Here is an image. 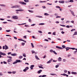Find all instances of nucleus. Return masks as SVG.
<instances>
[{
    "label": "nucleus",
    "instance_id": "1",
    "mask_svg": "<svg viewBox=\"0 0 77 77\" xmlns=\"http://www.w3.org/2000/svg\"><path fill=\"white\" fill-rule=\"evenodd\" d=\"M20 7H21V6L20 5H16L12 6L11 8H20Z\"/></svg>",
    "mask_w": 77,
    "mask_h": 77
},
{
    "label": "nucleus",
    "instance_id": "2",
    "mask_svg": "<svg viewBox=\"0 0 77 77\" xmlns=\"http://www.w3.org/2000/svg\"><path fill=\"white\" fill-rule=\"evenodd\" d=\"M12 18H13V20H17V19H18V17L17 16H13L12 17Z\"/></svg>",
    "mask_w": 77,
    "mask_h": 77
},
{
    "label": "nucleus",
    "instance_id": "3",
    "mask_svg": "<svg viewBox=\"0 0 77 77\" xmlns=\"http://www.w3.org/2000/svg\"><path fill=\"white\" fill-rule=\"evenodd\" d=\"M66 51H67L68 50H69V49H71L72 50H74L75 48H70L69 47H67L66 48Z\"/></svg>",
    "mask_w": 77,
    "mask_h": 77
},
{
    "label": "nucleus",
    "instance_id": "4",
    "mask_svg": "<svg viewBox=\"0 0 77 77\" xmlns=\"http://www.w3.org/2000/svg\"><path fill=\"white\" fill-rule=\"evenodd\" d=\"M19 3L20 4H21V5H27V3L24 2H20Z\"/></svg>",
    "mask_w": 77,
    "mask_h": 77
},
{
    "label": "nucleus",
    "instance_id": "5",
    "mask_svg": "<svg viewBox=\"0 0 77 77\" xmlns=\"http://www.w3.org/2000/svg\"><path fill=\"white\" fill-rule=\"evenodd\" d=\"M52 60H53V59H51L48 61H47L46 63H47L48 64V63H50L51 62H52Z\"/></svg>",
    "mask_w": 77,
    "mask_h": 77
},
{
    "label": "nucleus",
    "instance_id": "6",
    "mask_svg": "<svg viewBox=\"0 0 77 77\" xmlns=\"http://www.w3.org/2000/svg\"><path fill=\"white\" fill-rule=\"evenodd\" d=\"M12 56H17V53L12 54H11Z\"/></svg>",
    "mask_w": 77,
    "mask_h": 77
},
{
    "label": "nucleus",
    "instance_id": "7",
    "mask_svg": "<svg viewBox=\"0 0 77 77\" xmlns=\"http://www.w3.org/2000/svg\"><path fill=\"white\" fill-rule=\"evenodd\" d=\"M34 66H35L34 65H31L30 66V68L31 69H33Z\"/></svg>",
    "mask_w": 77,
    "mask_h": 77
},
{
    "label": "nucleus",
    "instance_id": "8",
    "mask_svg": "<svg viewBox=\"0 0 77 77\" xmlns=\"http://www.w3.org/2000/svg\"><path fill=\"white\" fill-rule=\"evenodd\" d=\"M16 61L17 63H20V62H22V60H17Z\"/></svg>",
    "mask_w": 77,
    "mask_h": 77
},
{
    "label": "nucleus",
    "instance_id": "9",
    "mask_svg": "<svg viewBox=\"0 0 77 77\" xmlns=\"http://www.w3.org/2000/svg\"><path fill=\"white\" fill-rule=\"evenodd\" d=\"M56 48H58V49H60L61 50H62V49H63L62 48L59 47L58 46H56Z\"/></svg>",
    "mask_w": 77,
    "mask_h": 77
},
{
    "label": "nucleus",
    "instance_id": "10",
    "mask_svg": "<svg viewBox=\"0 0 77 77\" xmlns=\"http://www.w3.org/2000/svg\"><path fill=\"white\" fill-rule=\"evenodd\" d=\"M58 60L59 62H61V61H62V58L60 57H59L58 59Z\"/></svg>",
    "mask_w": 77,
    "mask_h": 77
},
{
    "label": "nucleus",
    "instance_id": "11",
    "mask_svg": "<svg viewBox=\"0 0 77 77\" xmlns=\"http://www.w3.org/2000/svg\"><path fill=\"white\" fill-rule=\"evenodd\" d=\"M71 73L72 74H74V75H76L77 74V72H72Z\"/></svg>",
    "mask_w": 77,
    "mask_h": 77
},
{
    "label": "nucleus",
    "instance_id": "12",
    "mask_svg": "<svg viewBox=\"0 0 77 77\" xmlns=\"http://www.w3.org/2000/svg\"><path fill=\"white\" fill-rule=\"evenodd\" d=\"M18 40H19V41H23L24 42H25V43H26V42H26V41L23 40H22L21 39H18Z\"/></svg>",
    "mask_w": 77,
    "mask_h": 77
},
{
    "label": "nucleus",
    "instance_id": "13",
    "mask_svg": "<svg viewBox=\"0 0 77 77\" xmlns=\"http://www.w3.org/2000/svg\"><path fill=\"white\" fill-rule=\"evenodd\" d=\"M60 3H64L65 2L64 1H59Z\"/></svg>",
    "mask_w": 77,
    "mask_h": 77
},
{
    "label": "nucleus",
    "instance_id": "14",
    "mask_svg": "<svg viewBox=\"0 0 77 77\" xmlns=\"http://www.w3.org/2000/svg\"><path fill=\"white\" fill-rule=\"evenodd\" d=\"M16 11H19L20 12H23V11H24V9H19V10H17Z\"/></svg>",
    "mask_w": 77,
    "mask_h": 77
},
{
    "label": "nucleus",
    "instance_id": "15",
    "mask_svg": "<svg viewBox=\"0 0 77 77\" xmlns=\"http://www.w3.org/2000/svg\"><path fill=\"white\" fill-rule=\"evenodd\" d=\"M0 6H3V7H6V5L5 4H0Z\"/></svg>",
    "mask_w": 77,
    "mask_h": 77
},
{
    "label": "nucleus",
    "instance_id": "16",
    "mask_svg": "<svg viewBox=\"0 0 77 77\" xmlns=\"http://www.w3.org/2000/svg\"><path fill=\"white\" fill-rule=\"evenodd\" d=\"M71 12V13L72 14L73 16H74V17H75V14H74V12L72 11H70Z\"/></svg>",
    "mask_w": 77,
    "mask_h": 77
},
{
    "label": "nucleus",
    "instance_id": "17",
    "mask_svg": "<svg viewBox=\"0 0 77 77\" xmlns=\"http://www.w3.org/2000/svg\"><path fill=\"white\" fill-rule=\"evenodd\" d=\"M8 62H11L12 61V60L11 59H9L7 60Z\"/></svg>",
    "mask_w": 77,
    "mask_h": 77
},
{
    "label": "nucleus",
    "instance_id": "18",
    "mask_svg": "<svg viewBox=\"0 0 77 77\" xmlns=\"http://www.w3.org/2000/svg\"><path fill=\"white\" fill-rule=\"evenodd\" d=\"M42 71V70H40L38 72V74H40V73H41V72Z\"/></svg>",
    "mask_w": 77,
    "mask_h": 77
},
{
    "label": "nucleus",
    "instance_id": "19",
    "mask_svg": "<svg viewBox=\"0 0 77 77\" xmlns=\"http://www.w3.org/2000/svg\"><path fill=\"white\" fill-rule=\"evenodd\" d=\"M5 50H7L8 49V46L7 45H5Z\"/></svg>",
    "mask_w": 77,
    "mask_h": 77
},
{
    "label": "nucleus",
    "instance_id": "20",
    "mask_svg": "<svg viewBox=\"0 0 77 77\" xmlns=\"http://www.w3.org/2000/svg\"><path fill=\"white\" fill-rule=\"evenodd\" d=\"M77 35V32H75L74 33V34H73V36H74V35Z\"/></svg>",
    "mask_w": 77,
    "mask_h": 77
},
{
    "label": "nucleus",
    "instance_id": "21",
    "mask_svg": "<svg viewBox=\"0 0 77 77\" xmlns=\"http://www.w3.org/2000/svg\"><path fill=\"white\" fill-rule=\"evenodd\" d=\"M35 57L36 59H37V60H39V58H38V57H37V56L35 55Z\"/></svg>",
    "mask_w": 77,
    "mask_h": 77
},
{
    "label": "nucleus",
    "instance_id": "22",
    "mask_svg": "<svg viewBox=\"0 0 77 77\" xmlns=\"http://www.w3.org/2000/svg\"><path fill=\"white\" fill-rule=\"evenodd\" d=\"M39 25L42 26V25H45V23H40L39 24Z\"/></svg>",
    "mask_w": 77,
    "mask_h": 77
},
{
    "label": "nucleus",
    "instance_id": "23",
    "mask_svg": "<svg viewBox=\"0 0 77 77\" xmlns=\"http://www.w3.org/2000/svg\"><path fill=\"white\" fill-rule=\"evenodd\" d=\"M50 75H56L57 76V75H56V74L54 73H50Z\"/></svg>",
    "mask_w": 77,
    "mask_h": 77
},
{
    "label": "nucleus",
    "instance_id": "24",
    "mask_svg": "<svg viewBox=\"0 0 77 77\" xmlns=\"http://www.w3.org/2000/svg\"><path fill=\"white\" fill-rule=\"evenodd\" d=\"M24 2H26V3L29 2V1L28 0H24Z\"/></svg>",
    "mask_w": 77,
    "mask_h": 77
},
{
    "label": "nucleus",
    "instance_id": "25",
    "mask_svg": "<svg viewBox=\"0 0 77 77\" xmlns=\"http://www.w3.org/2000/svg\"><path fill=\"white\" fill-rule=\"evenodd\" d=\"M23 56H24V57H26V54L23 53Z\"/></svg>",
    "mask_w": 77,
    "mask_h": 77
},
{
    "label": "nucleus",
    "instance_id": "26",
    "mask_svg": "<svg viewBox=\"0 0 77 77\" xmlns=\"http://www.w3.org/2000/svg\"><path fill=\"white\" fill-rule=\"evenodd\" d=\"M45 15H46V16H48V15H50L49 14H48V13H45L44 14Z\"/></svg>",
    "mask_w": 77,
    "mask_h": 77
},
{
    "label": "nucleus",
    "instance_id": "27",
    "mask_svg": "<svg viewBox=\"0 0 77 77\" xmlns=\"http://www.w3.org/2000/svg\"><path fill=\"white\" fill-rule=\"evenodd\" d=\"M7 57H8V58H9V59H12V57L10 56H8Z\"/></svg>",
    "mask_w": 77,
    "mask_h": 77
},
{
    "label": "nucleus",
    "instance_id": "28",
    "mask_svg": "<svg viewBox=\"0 0 77 77\" xmlns=\"http://www.w3.org/2000/svg\"><path fill=\"white\" fill-rule=\"evenodd\" d=\"M70 23V21H69V20H67L66 22V24L68 23Z\"/></svg>",
    "mask_w": 77,
    "mask_h": 77
},
{
    "label": "nucleus",
    "instance_id": "29",
    "mask_svg": "<svg viewBox=\"0 0 77 77\" xmlns=\"http://www.w3.org/2000/svg\"><path fill=\"white\" fill-rule=\"evenodd\" d=\"M28 11L29 12H31V13H33V11H32L29 10Z\"/></svg>",
    "mask_w": 77,
    "mask_h": 77
},
{
    "label": "nucleus",
    "instance_id": "30",
    "mask_svg": "<svg viewBox=\"0 0 77 77\" xmlns=\"http://www.w3.org/2000/svg\"><path fill=\"white\" fill-rule=\"evenodd\" d=\"M50 51L51 53H53V51H53V50L52 49H51Z\"/></svg>",
    "mask_w": 77,
    "mask_h": 77
},
{
    "label": "nucleus",
    "instance_id": "31",
    "mask_svg": "<svg viewBox=\"0 0 77 77\" xmlns=\"http://www.w3.org/2000/svg\"><path fill=\"white\" fill-rule=\"evenodd\" d=\"M47 1H40L39 2L40 3H45V2H46Z\"/></svg>",
    "mask_w": 77,
    "mask_h": 77
},
{
    "label": "nucleus",
    "instance_id": "32",
    "mask_svg": "<svg viewBox=\"0 0 77 77\" xmlns=\"http://www.w3.org/2000/svg\"><path fill=\"white\" fill-rule=\"evenodd\" d=\"M23 38L24 39H27V35H25L23 36Z\"/></svg>",
    "mask_w": 77,
    "mask_h": 77
},
{
    "label": "nucleus",
    "instance_id": "33",
    "mask_svg": "<svg viewBox=\"0 0 77 77\" xmlns=\"http://www.w3.org/2000/svg\"><path fill=\"white\" fill-rule=\"evenodd\" d=\"M16 72H17L16 71H12V74H16Z\"/></svg>",
    "mask_w": 77,
    "mask_h": 77
},
{
    "label": "nucleus",
    "instance_id": "34",
    "mask_svg": "<svg viewBox=\"0 0 77 77\" xmlns=\"http://www.w3.org/2000/svg\"><path fill=\"white\" fill-rule=\"evenodd\" d=\"M38 67L39 68H42V69H44L43 67H42L41 66H38Z\"/></svg>",
    "mask_w": 77,
    "mask_h": 77
},
{
    "label": "nucleus",
    "instance_id": "35",
    "mask_svg": "<svg viewBox=\"0 0 77 77\" xmlns=\"http://www.w3.org/2000/svg\"><path fill=\"white\" fill-rule=\"evenodd\" d=\"M31 45L32 46V48H34V45H33V43H31Z\"/></svg>",
    "mask_w": 77,
    "mask_h": 77
},
{
    "label": "nucleus",
    "instance_id": "36",
    "mask_svg": "<svg viewBox=\"0 0 77 77\" xmlns=\"http://www.w3.org/2000/svg\"><path fill=\"white\" fill-rule=\"evenodd\" d=\"M36 17H38V18H42V17L41 16H36Z\"/></svg>",
    "mask_w": 77,
    "mask_h": 77
},
{
    "label": "nucleus",
    "instance_id": "37",
    "mask_svg": "<svg viewBox=\"0 0 77 77\" xmlns=\"http://www.w3.org/2000/svg\"><path fill=\"white\" fill-rule=\"evenodd\" d=\"M62 47H63V48H65V47H66V46L65 45H63L62 46Z\"/></svg>",
    "mask_w": 77,
    "mask_h": 77
},
{
    "label": "nucleus",
    "instance_id": "38",
    "mask_svg": "<svg viewBox=\"0 0 77 77\" xmlns=\"http://www.w3.org/2000/svg\"><path fill=\"white\" fill-rule=\"evenodd\" d=\"M77 53V51H75L73 52V54H76V53Z\"/></svg>",
    "mask_w": 77,
    "mask_h": 77
},
{
    "label": "nucleus",
    "instance_id": "39",
    "mask_svg": "<svg viewBox=\"0 0 77 77\" xmlns=\"http://www.w3.org/2000/svg\"><path fill=\"white\" fill-rule=\"evenodd\" d=\"M3 73H2L0 72V76H3Z\"/></svg>",
    "mask_w": 77,
    "mask_h": 77
},
{
    "label": "nucleus",
    "instance_id": "40",
    "mask_svg": "<svg viewBox=\"0 0 77 77\" xmlns=\"http://www.w3.org/2000/svg\"><path fill=\"white\" fill-rule=\"evenodd\" d=\"M69 2H71V3H73V2H74V0H70Z\"/></svg>",
    "mask_w": 77,
    "mask_h": 77
},
{
    "label": "nucleus",
    "instance_id": "41",
    "mask_svg": "<svg viewBox=\"0 0 77 77\" xmlns=\"http://www.w3.org/2000/svg\"><path fill=\"white\" fill-rule=\"evenodd\" d=\"M63 62H65L66 61V60L64 59L63 60Z\"/></svg>",
    "mask_w": 77,
    "mask_h": 77
},
{
    "label": "nucleus",
    "instance_id": "42",
    "mask_svg": "<svg viewBox=\"0 0 77 77\" xmlns=\"http://www.w3.org/2000/svg\"><path fill=\"white\" fill-rule=\"evenodd\" d=\"M21 45H22V46H24L25 45V43H22Z\"/></svg>",
    "mask_w": 77,
    "mask_h": 77
},
{
    "label": "nucleus",
    "instance_id": "43",
    "mask_svg": "<svg viewBox=\"0 0 77 77\" xmlns=\"http://www.w3.org/2000/svg\"><path fill=\"white\" fill-rule=\"evenodd\" d=\"M19 59H22V58H23V57L22 56L20 55L19 57Z\"/></svg>",
    "mask_w": 77,
    "mask_h": 77
},
{
    "label": "nucleus",
    "instance_id": "44",
    "mask_svg": "<svg viewBox=\"0 0 77 77\" xmlns=\"http://www.w3.org/2000/svg\"><path fill=\"white\" fill-rule=\"evenodd\" d=\"M26 24V23H22L21 24H18V25H23L24 24Z\"/></svg>",
    "mask_w": 77,
    "mask_h": 77
},
{
    "label": "nucleus",
    "instance_id": "45",
    "mask_svg": "<svg viewBox=\"0 0 77 77\" xmlns=\"http://www.w3.org/2000/svg\"><path fill=\"white\" fill-rule=\"evenodd\" d=\"M16 63H17V61H15L13 63V64H16Z\"/></svg>",
    "mask_w": 77,
    "mask_h": 77
},
{
    "label": "nucleus",
    "instance_id": "46",
    "mask_svg": "<svg viewBox=\"0 0 77 77\" xmlns=\"http://www.w3.org/2000/svg\"><path fill=\"white\" fill-rule=\"evenodd\" d=\"M32 51V54H33V53H34V54H36V52H35V51Z\"/></svg>",
    "mask_w": 77,
    "mask_h": 77
},
{
    "label": "nucleus",
    "instance_id": "47",
    "mask_svg": "<svg viewBox=\"0 0 77 77\" xmlns=\"http://www.w3.org/2000/svg\"><path fill=\"white\" fill-rule=\"evenodd\" d=\"M11 30H6V32H11Z\"/></svg>",
    "mask_w": 77,
    "mask_h": 77
},
{
    "label": "nucleus",
    "instance_id": "48",
    "mask_svg": "<svg viewBox=\"0 0 77 77\" xmlns=\"http://www.w3.org/2000/svg\"><path fill=\"white\" fill-rule=\"evenodd\" d=\"M17 10H16V14H19V12H18V11H17Z\"/></svg>",
    "mask_w": 77,
    "mask_h": 77
},
{
    "label": "nucleus",
    "instance_id": "49",
    "mask_svg": "<svg viewBox=\"0 0 77 77\" xmlns=\"http://www.w3.org/2000/svg\"><path fill=\"white\" fill-rule=\"evenodd\" d=\"M56 8H59V9H60V7L59 6H56Z\"/></svg>",
    "mask_w": 77,
    "mask_h": 77
},
{
    "label": "nucleus",
    "instance_id": "50",
    "mask_svg": "<svg viewBox=\"0 0 77 77\" xmlns=\"http://www.w3.org/2000/svg\"><path fill=\"white\" fill-rule=\"evenodd\" d=\"M53 53H54V54H57V53L56 52H55V51H53Z\"/></svg>",
    "mask_w": 77,
    "mask_h": 77
},
{
    "label": "nucleus",
    "instance_id": "51",
    "mask_svg": "<svg viewBox=\"0 0 77 77\" xmlns=\"http://www.w3.org/2000/svg\"><path fill=\"white\" fill-rule=\"evenodd\" d=\"M3 56H6V54L5 53H2V55Z\"/></svg>",
    "mask_w": 77,
    "mask_h": 77
},
{
    "label": "nucleus",
    "instance_id": "52",
    "mask_svg": "<svg viewBox=\"0 0 77 77\" xmlns=\"http://www.w3.org/2000/svg\"><path fill=\"white\" fill-rule=\"evenodd\" d=\"M23 71L24 72H26L27 71V70L25 69L23 70Z\"/></svg>",
    "mask_w": 77,
    "mask_h": 77
},
{
    "label": "nucleus",
    "instance_id": "53",
    "mask_svg": "<svg viewBox=\"0 0 77 77\" xmlns=\"http://www.w3.org/2000/svg\"><path fill=\"white\" fill-rule=\"evenodd\" d=\"M60 26H62L63 27H66V26L64 25H62L61 24H60Z\"/></svg>",
    "mask_w": 77,
    "mask_h": 77
},
{
    "label": "nucleus",
    "instance_id": "54",
    "mask_svg": "<svg viewBox=\"0 0 77 77\" xmlns=\"http://www.w3.org/2000/svg\"><path fill=\"white\" fill-rule=\"evenodd\" d=\"M64 73H66L67 72V70H65L64 71Z\"/></svg>",
    "mask_w": 77,
    "mask_h": 77
},
{
    "label": "nucleus",
    "instance_id": "55",
    "mask_svg": "<svg viewBox=\"0 0 77 77\" xmlns=\"http://www.w3.org/2000/svg\"><path fill=\"white\" fill-rule=\"evenodd\" d=\"M17 46H18V45H17L16 44L15 45L14 48H17Z\"/></svg>",
    "mask_w": 77,
    "mask_h": 77
},
{
    "label": "nucleus",
    "instance_id": "56",
    "mask_svg": "<svg viewBox=\"0 0 77 77\" xmlns=\"http://www.w3.org/2000/svg\"><path fill=\"white\" fill-rule=\"evenodd\" d=\"M52 34L53 35H56V32H53Z\"/></svg>",
    "mask_w": 77,
    "mask_h": 77
},
{
    "label": "nucleus",
    "instance_id": "57",
    "mask_svg": "<svg viewBox=\"0 0 77 77\" xmlns=\"http://www.w3.org/2000/svg\"><path fill=\"white\" fill-rule=\"evenodd\" d=\"M35 6L36 7H37V6H39V4H36L35 5Z\"/></svg>",
    "mask_w": 77,
    "mask_h": 77
},
{
    "label": "nucleus",
    "instance_id": "58",
    "mask_svg": "<svg viewBox=\"0 0 77 77\" xmlns=\"http://www.w3.org/2000/svg\"><path fill=\"white\" fill-rule=\"evenodd\" d=\"M12 54V53L11 52H8V55H9V54Z\"/></svg>",
    "mask_w": 77,
    "mask_h": 77
},
{
    "label": "nucleus",
    "instance_id": "59",
    "mask_svg": "<svg viewBox=\"0 0 77 77\" xmlns=\"http://www.w3.org/2000/svg\"><path fill=\"white\" fill-rule=\"evenodd\" d=\"M38 32H39L40 33H42V32L41 31H38Z\"/></svg>",
    "mask_w": 77,
    "mask_h": 77
},
{
    "label": "nucleus",
    "instance_id": "60",
    "mask_svg": "<svg viewBox=\"0 0 77 77\" xmlns=\"http://www.w3.org/2000/svg\"><path fill=\"white\" fill-rule=\"evenodd\" d=\"M8 74H12V72H8Z\"/></svg>",
    "mask_w": 77,
    "mask_h": 77
},
{
    "label": "nucleus",
    "instance_id": "61",
    "mask_svg": "<svg viewBox=\"0 0 77 77\" xmlns=\"http://www.w3.org/2000/svg\"><path fill=\"white\" fill-rule=\"evenodd\" d=\"M56 18H61V17L58 16H56Z\"/></svg>",
    "mask_w": 77,
    "mask_h": 77
},
{
    "label": "nucleus",
    "instance_id": "62",
    "mask_svg": "<svg viewBox=\"0 0 77 77\" xmlns=\"http://www.w3.org/2000/svg\"><path fill=\"white\" fill-rule=\"evenodd\" d=\"M59 65H56V66H55V67H56V68H58V67H59Z\"/></svg>",
    "mask_w": 77,
    "mask_h": 77
},
{
    "label": "nucleus",
    "instance_id": "63",
    "mask_svg": "<svg viewBox=\"0 0 77 77\" xmlns=\"http://www.w3.org/2000/svg\"><path fill=\"white\" fill-rule=\"evenodd\" d=\"M47 77V75H42V77Z\"/></svg>",
    "mask_w": 77,
    "mask_h": 77
},
{
    "label": "nucleus",
    "instance_id": "64",
    "mask_svg": "<svg viewBox=\"0 0 77 77\" xmlns=\"http://www.w3.org/2000/svg\"><path fill=\"white\" fill-rule=\"evenodd\" d=\"M25 69L26 70H27V69H29V67H26V68Z\"/></svg>",
    "mask_w": 77,
    "mask_h": 77
}]
</instances>
